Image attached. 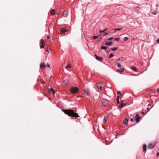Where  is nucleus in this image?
I'll use <instances>...</instances> for the list:
<instances>
[{
  "label": "nucleus",
  "mask_w": 159,
  "mask_h": 159,
  "mask_svg": "<svg viewBox=\"0 0 159 159\" xmlns=\"http://www.w3.org/2000/svg\"><path fill=\"white\" fill-rule=\"evenodd\" d=\"M157 156H159V152H158L157 154Z\"/></svg>",
  "instance_id": "42"
},
{
  "label": "nucleus",
  "mask_w": 159,
  "mask_h": 159,
  "mask_svg": "<svg viewBox=\"0 0 159 159\" xmlns=\"http://www.w3.org/2000/svg\"><path fill=\"white\" fill-rule=\"evenodd\" d=\"M79 90V89L78 87H72L70 89V92L72 93H75L77 92Z\"/></svg>",
  "instance_id": "2"
},
{
  "label": "nucleus",
  "mask_w": 159,
  "mask_h": 159,
  "mask_svg": "<svg viewBox=\"0 0 159 159\" xmlns=\"http://www.w3.org/2000/svg\"><path fill=\"white\" fill-rule=\"evenodd\" d=\"M107 51L108 52H110V50Z\"/></svg>",
  "instance_id": "50"
},
{
  "label": "nucleus",
  "mask_w": 159,
  "mask_h": 159,
  "mask_svg": "<svg viewBox=\"0 0 159 159\" xmlns=\"http://www.w3.org/2000/svg\"><path fill=\"white\" fill-rule=\"evenodd\" d=\"M157 43H159V39H158L157 40Z\"/></svg>",
  "instance_id": "43"
},
{
  "label": "nucleus",
  "mask_w": 159,
  "mask_h": 159,
  "mask_svg": "<svg viewBox=\"0 0 159 159\" xmlns=\"http://www.w3.org/2000/svg\"><path fill=\"white\" fill-rule=\"evenodd\" d=\"M140 117L139 116V114L138 113L136 115L135 120L136 122L138 123H139L140 121Z\"/></svg>",
  "instance_id": "5"
},
{
  "label": "nucleus",
  "mask_w": 159,
  "mask_h": 159,
  "mask_svg": "<svg viewBox=\"0 0 159 159\" xmlns=\"http://www.w3.org/2000/svg\"><path fill=\"white\" fill-rule=\"evenodd\" d=\"M119 97H120L119 95H118L117 98V102L118 103H119Z\"/></svg>",
  "instance_id": "27"
},
{
  "label": "nucleus",
  "mask_w": 159,
  "mask_h": 159,
  "mask_svg": "<svg viewBox=\"0 0 159 159\" xmlns=\"http://www.w3.org/2000/svg\"><path fill=\"white\" fill-rule=\"evenodd\" d=\"M116 65H117V66L118 68H120L121 67V65L119 63H116Z\"/></svg>",
  "instance_id": "23"
},
{
  "label": "nucleus",
  "mask_w": 159,
  "mask_h": 159,
  "mask_svg": "<svg viewBox=\"0 0 159 159\" xmlns=\"http://www.w3.org/2000/svg\"><path fill=\"white\" fill-rule=\"evenodd\" d=\"M95 56L96 59L98 61H101L102 60L103 58L102 57H99L97 55H95Z\"/></svg>",
  "instance_id": "9"
},
{
  "label": "nucleus",
  "mask_w": 159,
  "mask_h": 159,
  "mask_svg": "<svg viewBox=\"0 0 159 159\" xmlns=\"http://www.w3.org/2000/svg\"><path fill=\"white\" fill-rule=\"evenodd\" d=\"M117 49V48L116 47L112 48H111V50L113 51L116 50Z\"/></svg>",
  "instance_id": "22"
},
{
  "label": "nucleus",
  "mask_w": 159,
  "mask_h": 159,
  "mask_svg": "<svg viewBox=\"0 0 159 159\" xmlns=\"http://www.w3.org/2000/svg\"><path fill=\"white\" fill-rule=\"evenodd\" d=\"M143 150L144 151H146V150L147 146L145 144H143Z\"/></svg>",
  "instance_id": "11"
},
{
  "label": "nucleus",
  "mask_w": 159,
  "mask_h": 159,
  "mask_svg": "<svg viewBox=\"0 0 159 159\" xmlns=\"http://www.w3.org/2000/svg\"><path fill=\"white\" fill-rule=\"evenodd\" d=\"M142 113H144V112H142Z\"/></svg>",
  "instance_id": "51"
},
{
  "label": "nucleus",
  "mask_w": 159,
  "mask_h": 159,
  "mask_svg": "<svg viewBox=\"0 0 159 159\" xmlns=\"http://www.w3.org/2000/svg\"><path fill=\"white\" fill-rule=\"evenodd\" d=\"M108 115H107L106 116L104 117L103 120V122L104 123H105L108 120Z\"/></svg>",
  "instance_id": "10"
},
{
  "label": "nucleus",
  "mask_w": 159,
  "mask_h": 159,
  "mask_svg": "<svg viewBox=\"0 0 159 159\" xmlns=\"http://www.w3.org/2000/svg\"><path fill=\"white\" fill-rule=\"evenodd\" d=\"M147 110H148V111H149V108H148V107H147Z\"/></svg>",
  "instance_id": "47"
},
{
  "label": "nucleus",
  "mask_w": 159,
  "mask_h": 159,
  "mask_svg": "<svg viewBox=\"0 0 159 159\" xmlns=\"http://www.w3.org/2000/svg\"><path fill=\"white\" fill-rule=\"evenodd\" d=\"M46 67V66L44 63H43L40 64V68H45Z\"/></svg>",
  "instance_id": "17"
},
{
  "label": "nucleus",
  "mask_w": 159,
  "mask_h": 159,
  "mask_svg": "<svg viewBox=\"0 0 159 159\" xmlns=\"http://www.w3.org/2000/svg\"><path fill=\"white\" fill-rule=\"evenodd\" d=\"M40 43L41 44H43L44 43V40L43 39H42L40 40Z\"/></svg>",
  "instance_id": "24"
},
{
  "label": "nucleus",
  "mask_w": 159,
  "mask_h": 159,
  "mask_svg": "<svg viewBox=\"0 0 159 159\" xmlns=\"http://www.w3.org/2000/svg\"><path fill=\"white\" fill-rule=\"evenodd\" d=\"M113 43L112 41L107 42L105 43V45H110Z\"/></svg>",
  "instance_id": "12"
},
{
  "label": "nucleus",
  "mask_w": 159,
  "mask_h": 159,
  "mask_svg": "<svg viewBox=\"0 0 159 159\" xmlns=\"http://www.w3.org/2000/svg\"><path fill=\"white\" fill-rule=\"evenodd\" d=\"M133 120H134L133 118H132L130 119V120L131 121H133Z\"/></svg>",
  "instance_id": "40"
},
{
  "label": "nucleus",
  "mask_w": 159,
  "mask_h": 159,
  "mask_svg": "<svg viewBox=\"0 0 159 159\" xmlns=\"http://www.w3.org/2000/svg\"><path fill=\"white\" fill-rule=\"evenodd\" d=\"M49 90L50 92L51 91L53 94H55V91L52 88H51Z\"/></svg>",
  "instance_id": "15"
},
{
  "label": "nucleus",
  "mask_w": 159,
  "mask_h": 159,
  "mask_svg": "<svg viewBox=\"0 0 159 159\" xmlns=\"http://www.w3.org/2000/svg\"><path fill=\"white\" fill-rule=\"evenodd\" d=\"M62 111L65 114L69 116L76 117H79L78 114L76 113H75L73 110L65 109L62 110Z\"/></svg>",
  "instance_id": "1"
},
{
  "label": "nucleus",
  "mask_w": 159,
  "mask_h": 159,
  "mask_svg": "<svg viewBox=\"0 0 159 159\" xmlns=\"http://www.w3.org/2000/svg\"><path fill=\"white\" fill-rule=\"evenodd\" d=\"M44 46H45L44 43L41 44V46H40V48H43L44 47Z\"/></svg>",
  "instance_id": "31"
},
{
  "label": "nucleus",
  "mask_w": 159,
  "mask_h": 159,
  "mask_svg": "<svg viewBox=\"0 0 159 159\" xmlns=\"http://www.w3.org/2000/svg\"><path fill=\"white\" fill-rule=\"evenodd\" d=\"M117 93L118 94H119V97L121 95V93L120 91H117Z\"/></svg>",
  "instance_id": "33"
},
{
  "label": "nucleus",
  "mask_w": 159,
  "mask_h": 159,
  "mask_svg": "<svg viewBox=\"0 0 159 159\" xmlns=\"http://www.w3.org/2000/svg\"><path fill=\"white\" fill-rule=\"evenodd\" d=\"M107 48V47L106 46H102L101 47V48L102 49H104L105 50Z\"/></svg>",
  "instance_id": "20"
},
{
  "label": "nucleus",
  "mask_w": 159,
  "mask_h": 159,
  "mask_svg": "<svg viewBox=\"0 0 159 159\" xmlns=\"http://www.w3.org/2000/svg\"><path fill=\"white\" fill-rule=\"evenodd\" d=\"M109 101L106 99H103L102 101V104L104 106H107L108 105Z\"/></svg>",
  "instance_id": "3"
},
{
  "label": "nucleus",
  "mask_w": 159,
  "mask_h": 159,
  "mask_svg": "<svg viewBox=\"0 0 159 159\" xmlns=\"http://www.w3.org/2000/svg\"><path fill=\"white\" fill-rule=\"evenodd\" d=\"M108 34V33L107 32H104V33H103V35H104V36H106V35H107Z\"/></svg>",
  "instance_id": "36"
},
{
  "label": "nucleus",
  "mask_w": 159,
  "mask_h": 159,
  "mask_svg": "<svg viewBox=\"0 0 159 159\" xmlns=\"http://www.w3.org/2000/svg\"><path fill=\"white\" fill-rule=\"evenodd\" d=\"M114 39L116 40H119V38H115Z\"/></svg>",
  "instance_id": "37"
},
{
  "label": "nucleus",
  "mask_w": 159,
  "mask_h": 159,
  "mask_svg": "<svg viewBox=\"0 0 159 159\" xmlns=\"http://www.w3.org/2000/svg\"><path fill=\"white\" fill-rule=\"evenodd\" d=\"M124 70L123 69H121L120 70H119V71L120 72H123L124 71Z\"/></svg>",
  "instance_id": "35"
},
{
  "label": "nucleus",
  "mask_w": 159,
  "mask_h": 159,
  "mask_svg": "<svg viewBox=\"0 0 159 159\" xmlns=\"http://www.w3.org/2000/svg\"><path fill=\"white\" fill-rule=\"evenodd\" d=\"M120 58H118V59H117V60L118 61H120Z\"/></svg>",
  "instance_id": "48"
},
{
  "label": "nucleus",
  "mask_w": 159,
  "mask_h": 159,
  "mask_svg": "<svg viewBox=\"0 0 159 159\" xmlns=\"http://www.w3.org/2000/svg\"><path fill=\"white\" fill-rule=\"evenodd\" d=\"M157 11H153L152 12V13L154 15L157 14Z\"/></svg>",
  "instance_id": "26"
},
{
  "label": "nucleus",
  "mask_w": 159,
  "mask_h": 159,
  "mask_svg": "<svg viewBox=\"0 0 159 159\" xmlns=\"http://www.w3.org/2000/svg\"><path fill=\"white\" fill-rule=\"evenodd\" d=\"M70 67H71V65L70 64L67 65L65 67L66 68H70Z\"/></svg>",
  "instance_id": "25"
},
{
  "label": "nucleus",
  "mask_w": 159,
  "mask_h": 159,
  "mask_svg": "<svg viewBox=\"0 0 159 159\" xmlns=\"http://www.w3.org/2000/svg\"><path fill=\"white\" fill-rule=\"evenodd\" d=\"M107 29V28H105L104 29V30H104V32Z\"/></svg>",
  "instance_id": "46"
},
{
  "label": "nucleus",
  "mask_w": 159,
  "mask_h": 159,
  "mask_svg": "<svg viewBox=\"0 0 159 159\" xmlns=\"http://www.w3.org/2000/svg\"><path fill=\"white\" fill-rule=\"evenodd\" d=\"M55 14V11L54 9L52 10L51 11V14L52 15H54Z\"/></svg>",
  "instance_id": "18"
},
{
  "label": "nucleus",
  "mask_w": 159,
  "mask_h": 159,
  "mask_svg": "<svg viewBox=\"0 0 159 159\" xmlns=\"http://www.w3.org/2000/svg\"><path fill=\"white\" fill-rule=\"evenodd\" d=\"M125 106V104L123 103V101H122L119 107L120 108H123Z\"/></svg>",
  "instance_id": "16"
},
{
  "label": "nucleus",
  "mask_w": 159,
  "mask_h": 159,
  "mask_svg": "<svg viewBox=\"0 0 159 159\" xmlns=\"http://www.w3.org/2000/svg\"><path fill=\"white\" fill-rule=\"evenodd\" d=\"M157 92H159V89H157Z\"/></svg>",
  "instance_id": "44"
},
{
  "label": "nucleus",
  "mask_w": 159,
  "mask_h": 159,
  "mask_svg": "<svg viewBox=\"0 0 159 159\" xmlns=\"http://www.w3.org/2000/svg\"><path fill=\"white\" fill-rule=\"evenodd\" d=\"M113 56H114V55H113V54L111 53L110 54L109 57L110 58H111V57H112Z\"/></svg>",
  "instance_id": "28"
},
{
  "label": "nucleus",
  "mask_w": 159,
  "mask_h": 159,
  "mask_svg": "<svg viewBox=\"0 0 159 159\" xmlns=\"http://www.w3.org/2000/svg\"><path fill=\"white\" fill-rule=\"evenodd\" d=\"M61 31L63 33H64L66 31V30H65V29L63 28L61 30Z\"/></svg>",
  "instance_id": "19"
},
{
  "label": "nucleus",
  "mask_w": 159,
  "mask_h": 159,
  "mask_svg": "<svg viewBox=\"0 0 159 159\" xmlns=\"http://www.w3.org/2000/svg\"><path fill=\"white\" fill-rule=\"evenodd\" d=\"M68 11L67 10H65L63 12V15L64 17H67L68 16Z\"/></svg>",
  "instance_id": "8"
},
{
  "label": "nucleus",
  "mask_w": 159,
  "mask_h": 159,
  "mask_svg": "<svg viewBox=\"0 0 159 159\" xmlns=\"http://www.w3.org/2000/svg\"><path fill=\"white\" fill-rule=\"evenodd\" d=\"M46 66L48 67H49L50 66L49 64H47Z\"/></svg>",
  "instance_id": "41"
},
{
  "label": "nucleus",
  "mask_w": 159,
  "mask_h": 159,
  "mask_svg": "<svg viewBox=\"0 0 159 159\" xmlns=\"http://www.w3.org/2000/svg\"><path fill=\"white\" fill-rule=\"evenodd\" d=\"M98 88L100 90H102L104 89V86L103 85L99 83H97L96 84Z\"/></svg>",
  "instance_id": "4"
},
{
  "label": "nucleus",
  "mask_w": 159,
  "mask_h": 159,
  "mask_svg": "<svg viewBox=\"0 0 159 159\" xmlns=\"http://www.w3.org/2000/svg\"><path fill=\"white\" fill-rule=\"evenodd\" d=\"M89 93L90 92L88 89H85L84 91V94L85 95L89 96Z\"/></svg>",
  "instance_id": "7"
},
{
  "label": "nucleus",
  "mask_w": 159,
  "mask_h": 159,
  "mask_svg": "<svg viewBox=\"0 0 159 159\" xmlns=\"http://www.w3.org/2000/svg\"><path fill=\"white\" fill-rule=\"evenodd\" d=\"M128 121V120L127 118H125L123 120V123L125 124H127Z\"/></svg>",
  "instance_id": "13"
},
{
  "label": "nucleus",
  "mask_w": 159,
  "mask_h": 159,
  "mask_svg": "<svg viewBox=\"0 0 159 159\" xmlns=\"http://www.w3.org/2000/svg\"><path fill=\"white\" fill-rule=\"evenodd\" d=\"M45 81H44V80H42V84H45Z\"/></svg>",
  "instance_id": "38"
},
{
  "label": "nucleus",
  "mask_w": 159,
  "mask_h": 159,
  "mask_svg": "<svg viewBox=\"0 0 159 159\" xmlns=\"http://www.w3.org/2000/svg\"><path fill=\"white\" fill-rule=\"evenodd\" d=\"M100 35H98L97 36H94L93 37V38L94 39H96L98 38Z\"/></svg>",
  "instance_id": "21"
},
{
  "label": "nucleus",
  "mask_w": 159,
  "mask_h": 159,
  "mask_svg": "<svg viewBox=\"0 0 159 159\" xmlns=\"http://www.w3.org/2000/svg\"><path fill=\"white\" fill-rule=\"evenodd\" d=\"M114 30H119V31H120V30H122V29L120 28H118L114 29Z\"/></svg>",
  "instance_id": "29"
},
{
  "label": "nucleus",
  "mask_w": 159,
  "mask_h": 159,
  "mask_svg": "<svg viewBox=\"0 0 159 159\" xmlns=\"http://www.w3.org/2000/svg\"><path fill=\"white\" fill-rule=\"evenodd\" d=\"M113 39V38H109V39H108V40H111V39Z\"/></svg>",
  "instance_id": "39"
},
{
  "label": "nucleus",
  "mask_w": 159,
  "mask_h": 159,
  "mask_svg": "<svg viewBox=\"0 0 159 159\" xmlns=\"http://www.w3.org/2000/svg\"><path fill=\"white\" fill-rule=\"evenodd\" d=\"M46 51H47V52H49V51H48V48H47L46 50Z\"/></svg>",
  "instance_id": "45"
},
{
  "label": "nucleus",
  "mask_w": 159,
  "mask_h": 159,
  "mask_svg": "<svg viewBox=\"0 0 159 159\" xmlns=\"http://www.w3.org/2000/svg\"><path fill=\"white\" fill-rule=\"evenodd\" d=\"M131 69H132L133 70L135 71V72L138 71V70L136 67H135V66H131Z\"/></svg>",
  "instance_id": "14"
},
{
  "label": "nucleus",
  "mask_w": 159,
  "mask_h": 159,
  "mask_svg": "<svg viewBox=\"0 0 159 159\" xmlns=\"http://www.w3.org/2000/svg\"><path fill=\"white\" fill-rule=\"evenodd\" d=\"M104 32V30H99V32L100 33H102L103 32Z\"/></svg>",
  "instance_id": "34"
},
{
  "label": "nucleus",
  "mask_w": 159,
  "mask_h": 159,
  "mask_svg": "<svg viewBox=\"0 0 159 159\" xmlns=\"http://www.w3.org/2000/svg\"><path fill=\"white\" fill-rule=\"evenodd\" d=\"M47 39H49V37L48 36H47Z\"/></svg>",
  "instance_id": "49"
},
{
  "label": "nucleus",
  "mask_w": 159,
  "mask_h": 159,
  "mask_svg": "<svg viewBox=\"0 0 159 159\" xmlns=\"http://www.w3.org/2000/svg\"><path fill=\"white\" fill-rule=\"evenodd\" d=\"M102 37H100L98 39L97 41L98 42H99V41H101L102 40Z\"/></svg>",
  "instance_id": "32"
},
{
  "label": "nucleus",
  "mask_w": 159,
  "mask_h": 159,
  "mask_svg": "<svg viewBox=\"0 0 159 159\" xmlns=\"http://www.w3.org/2000/svg\"><path fill=\"white\" fill-rule=\"evenodd\" d=\"M128 39V38L127 37H125L123 38V40L124 41H126Z\"/></svg>",
  "instance_id": "30"
},
{
  "label": "nucleus",
  "mask_w": 159,
  "mask_h": 159,
  "mask_svg": "<svg viewBox=\"0 0 159 159\" xmlns=\"http://www.w3.org/2000/svg\"><path fill=\"white\" fill-rule=\"evenodd\" d=\"M155 145V144L150 143L148 145V148L149 149H151L153 148Z\"/></svg>",
  "instance_id": "6"
}]
</instances>
